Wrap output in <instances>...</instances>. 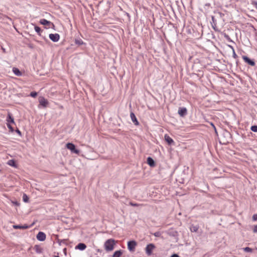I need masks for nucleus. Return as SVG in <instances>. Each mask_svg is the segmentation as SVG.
Here are the masks:
<instances>
[{
  "label": "nucleus",
  "instance_id": "nucleus-1",
  "mask_svg": "<svg viewBox=\"0 0 257 257\" xmlns=\"http://www.w3.org/2000/svg\"><path fill=\"white\" fill-rule=\"evenodd\" d=\"M231 140V134L226 130H223L220 136L219 143L222 145H226L228 144Z\"/></svg>",
  "mask_w": 257,
  "mask_h": 257
},
{
  "label": "nucleus",
  "instance_id": "nucleus-2",
  "mask_svg": "<svg viewBox=\"0 0 257 257\" xmlns=\"http://www.w3.org/2000/svg\"><path fill=\"white\" fill-rule=\"evenodd\" d=\"M115 241L114 239L110 238L106 240L104 244V246L106 251H112L114 249Z\"/></svg>",
  "mask_w": 257,
  "mask_h": 257
},
{
  "label": "nucleus",
  "instance_id": "nucleus-3",
  "mask_svg": "<svg viewBox=\"0 0 257 257\" xmlns=\"http://www.w3.org/2000/svg\"><path fill=\"white\" fill-rule=\"evenodd\" d=\"M40 23L44 26H45L47 29H55V25H54V24L51 22L45 19H41L40 20Z\"/></svg>",
  "mask_w": 257,
  "mask_h": 257
},
{
  "label": "nucleus",
  "instance_id": "nucleus-4",
  "mask_svg": "<svg viewBox=\"0 0 257 257\" xmlns=\"http://www.w3.org/2000/svg\"><path fill=\"white\" fill-rule=\"evenodd\" d=\"M137 245V242L135 240H130L127 242V248L131 252H134Z\"/></svg>",
  "mask_w": 257,
  "mask_h": 257
},
{
  "label": "nucleus",
  "instance_id": "nucleus-5",
  "mask_svg": "<svg viewBox=\"0 0 257 257\" xmlns=\"http://www.w3.org/2000/svg\"><path fill=\"white\" fill-rule=\"evenodd\" d=\"M66 147L68 149L70 150L72 153L76 154H79V150H77L75 148V146L71 143H68L66 144Z\"/></svg>",
  "mask_w": 257,
  "mask_h": 257
},
{
  "label": "nucleus",
  "instance_id": "nucleus-6",
  "mask_svg": "<svg viewBox=\"0 0 257 257\" xmlns=\"http://www.w3.org/2000/svg\"><path fill=\"white\" fill-rule=\"evenodd\" d=\"M155 248V246L153 243L148 244L146 247V252L148 255L152 254L153 250Z\"/></svg>",
  "mask_w": 257,
  "mask_h": 257
},
{
  "label": "nucleus",
  "instance_id": "nucleus-7",
  "mask_svg": "<svg viewBox=\"0 0 257 257\" xmlns=\"http://www.w3.org/2000/svg\"><path fill=\"white\" fill-rule=\"evenodd\" d=\"M49 38L54 42H57L60 39V35L57 34H49Z\"/></svg>",
  "mask_w": 257,
  "mask_h": 257
},
{
  "label": "nucleus",
  "instance_id": "nucleus-8",
  "mask_svg": "<svg viewBox=\"0 0 257 257\" xmlns=\"http://www.w3.org/2000/svg\"><path fill=\"white\" fill-rule=\"evenodd\" d=\"M242 59L244 62L248 65L253 66L255 65V62L253 60L250 59L249 58L246 56H242Z\"/></svg>",
  "mask_w": 257,
  "mask_h": 257
},
{
  "label": "nucleus",
  "instance_id": "nucleus-9",
  "mask_svg": "<svg viewBox=\"0 0 257 257\" xmlns=\"http://www.w3.org/2000/svg\"><path fill=\"white\" fill-rule=\"evenodd\" d=\"M211 20L212 22H211V24L212 26V28L214 29V30L216 32H218L219 30L218 28H217V22L216 20L215 19V16H212L211 17Z\"/></svg>",
  "mask_w": 257,
  "mask_h": 257
},
{
  "label": "nucleus",
  "instance_id": "nucleus-10",
  "mask_svg": "<svg viewBox=\"0 0 257 257\" xmlns=\"http://www.w3.org/2000/svg\"><path fill=\"white\" fill-rule=\"evenodd\" d=\"M178 112L180 116L183 117L187 114V110L186 107H179Z\"/></svg>",
  "mask_w": 257,
  "mask_h": 257
},
{
  "label": "nucleus",
  "instance_id": "nucleus-11",
  "mask_svg": "<svg viewBox=\"0 0 257 257\" xmlns=\"http://www.w3.org/2000/svg\"><path fill=\"white\" fill-rule=\"evenodd\" d=\"M36 237L38 240L43 241L46 239V234L44 232L40 231L37 234Z\"/></svg>",
  "mask_w": 257,
  "mask_h": 257
},
{
  "label": "nucleus",
  "instance_id": "nucleus-12",
  "mask_svg": "<svg viewBox=\"0 0 257 257\" xmlns=\"http://www.w3.org/2000/svg\"><path fill=\"white\" fill-rule=\"evenodd\" d=\"M165 140L167 142L169 145H174V142L173 139L168 135L166 134L164 136Z\"/></svg>",
  "mask_w": 257,
  "mask_h": 257
},
{
  "label": "nucleus",
  "instance_id": "nucleus-13",
  "mask_svg": "<svg viewBox=\"0 0 257 257\" xmlns=\"http://www.w3.org/2000/svg\"><path fill=\"white\" fill-rule=\"evenodd\" d=\"M39 102L40 104L44 107H47L48 104V101L44 97H42L40 99Z\"/></svg>",
  "mask_w": 257,
  "mask_h": 257
},
{
  "label": "nucleus",
  "instance_id": "nucleus-14",
  "mask_svg": "<svg viewBox=\"0 0 257 257\" xmlns=\"http://www.w3.org/2000/svg\"><path fill=\"white\" fill-rule=\"evenodd\" d=\"M130 116H131L132 120L134 123V124L137 125H139V121H138V120L135 116V114L133 112H132L131 113Z\"/></svg>",
  "mask_w": 257,
  "mask_h": 257
},
{
  "label": "nucleus",
  "instance_id": "nucleus-15",
  "mask_svg": "<svg viewBox=\"0 0 257 257\" xmlns=\"http://www.w3.org/2000/svg\"><path fill=\"white\" fill-rule=\"evenodd\" d=\"M147 163L151 167H154L155 166L154 160L150 157L147 158Z\"/></svg>",
  "mask_w": 257,
  "mask_h": 257
},
{
  "label": "nucleus",
  "instance_id": "nucleus-16",
  "mask_svg": "<svg viewBox=\"0 0 257 257\" xmlns=\"http://www.w3.org/2000/svg\"><path fill=\"white\" fill-rule=\"evenodd\" d=\"M29 227V226L26 224H25L24 225H13V228L15 229H27Z\"/></svg>",
  "mask_w": 257,
  "mask_h": 257
},
{
  "label": "nucleus",
  "instance_id": "nucleus-17",
  "mask_svg": "<svg viewBox=\"0 0 257 257\" xmlns=\"http://www.w3.org/2000/svg\"><path fill=\"white\" fill-rule=\"evenodd\" d=\"M86 248V245L84 243H79L76 246V248L80 249L81 250H84Z\"/></svg>",
  "mask_w": 257,
  "mask_h": 257
},
{
  "label": "nucleus",
  "instance_id": "nucleus-18",
  "mask_svg": "<svg viewBox=\"0 0 257 257\" xmlns=\"http://www.w3.org/2000/svg\"><path fill=\"white\" fill-rule=\"evenodd\" d=\"M168 234L170 236H176L178 235V232L176 230H174L173 229H170L168 231Z\"/></svg>",
  "mask_w": 257,
  "mask_h": 257
},
{
  "label": "nucleus",
  "instance_id": "nucleus-19",
  "mask_svg": "<svg viewBox=\"0 0 257 257\" xmlns=\"http://www.w3.org/2000/svg\"><path fill=\"white\" fill-rule=\"evenodd\" d=\"M13 72L16 75L18 76H21L22 75V73L17 68L14 67L13 69Z\"/></svg>",
  "mask_w": 257,
  "mask_h": 257
},
{
  "label": "nucleus",
  "instance_id": "nucleus-20",
  "mask_svg": "<svg viewBox=\"0 0 257 257\" xmlns=\"http://www.w3.org/2000/svg\"><path fill=\"white\" fill-rule=\"evenodd\" d=\"M7 120L8 121V123H15L14 118L12 116V115L10 114H9L7 118Z\"/></svg>",
  "mask_w": 257,
  "mask_h": 257
},
{
  "label": "nucleus",
  "instance_id": "nucleus-21",
  "mask_svg": "<svg viewBox=\"0 0 257 257\" xmlns=\"http://www.w3.org/2000/svg\"><path fill=\"white\" fill-rule=\"evenodd\" d=\"M122 254V251L121 250H118L115 251L113 254L112 255V257H120Z\"/></svg>",
  "mask_w": 257,
  "mask_h": 257
},
{
  "label": "nucleus",
  "instance_id": "nucleus-22",
  "mask_svg": "<svg viewBox=\"0 0 257 257\" xmlns=\"http://www.w3.org/2000/svg\"><path fill=\"white\" fill-rule=\"evenodd\" d=\"M8 164L11 166L16 167V163L15 160H10L8 161Z\"/></svg>",
  "mask_w": 257,
  "mask_h": 257
},
{
  "label": "nucleus",
  "instance_id": "nucleus-23",
  "mask_svg": "<svg viewBox=\"0 0 257 257\" xmlns=\"http://www.w3.org/2000/svg\"><path fill=\"white\" fill-rule=\"evenodd\" d=\"M198 228H199V227L197 225H192L190 227V230L192 232H197L198 230Z\"/></svg>",
  "mask_w": 257,
  "mask_h": 257
},
{
  "label": "nucleus",
  "instance_id": "nucleus-24",
  "mask_svg": "<svg viewBox=\"0 0 257 257\" xmlns=\"http://www.w3.org/2000/svg\"><path fill=\"white\" fill-rule=\"evenodd\" d=\"M34 248L37 253H40L42 252V248L38 245H35Z\"/></svg>",
  "mask_w": 257,
  "mask_h": 257
},
{
  "label": "nucleus",
  "instance_id": "nucleus-25",
  "mask_svg": "<svg viewBox=\"0 0 257 257\" xmlns=\"http://www.w3.org/2000/svg\"><path fill=\"white\" fill-rule=\"evenodd\" d=\"M211 8V5L210 3H206L204 6V9L206 12H208L210 11Z\"/></svg>",
  "mask_w": 257,
  "mask_h": 257
},
{
  "label": "nucleus",
  "instance_id": "nucleus-26",
  "mask_svg": "<svg viewBox=\"0 0 257 257\" xmlns=\"http://www.w3.org/2000/svg\"><path fill=\"white\" fill-rule=\"evenodd\" d=\"M75 43L78 45H81L84 44V42L81 39H75Z\"/></svg>",
  "mask_w": 257,
  "mask_h": 257
},
{
  "label": "nucleus",
  "instance_id": "nucleus-27",
  "mask_svg": "<svg viewBox=\"0 0 257 257\" xmlns=\"http://www.w3.org/2000/svg\"><path fill=\"white\" fill-rule=\"evenodd\" d=\"M23 200L24 202H28L29 201V197L26 194H24L23 196Z\"/></svg>",
  "mask_w": 257,
  "mask_h": 257
},
{
  "label": "nucleus",
  "instance_id": "nucleus-28",
  "mask_svg": "<svg viewBox=\"0 0 257 257\" xmlns=\"http://www.w3.org/2000/svg\"><path fill=\"white\" fill-rule=\"evenodd\" d=\"M35 30L36 31V32L39 35H40V32H41V28L38 27V26H35Z\"/></svg>",
  "mask_w": 257,
  "mask_h": 257
},
{
  "label": "nucleus",
  "instance_id": "nucleus-29",
  "mask_svg": "<svg viewBox=\"0 0 257 257\" xmlns=\"http://www.w3.org/2000/svg\"><path fill=\"white\" fill-rule=\"evenodd\" d=\"M250 130L251 131L253 132H256L257 133V125H254L251 126Z\"/></svg>",
  "mask_w": 257,
  "mask_h": 257
},
{
  "label": "nucleus",
  "instance_id": "nucleus-30",
  "mask_svg": "<svg viewBox=\"0 0 257 257\" xmlns=\"http://www.w3.org/2000/svg\"><path fill=\"white\" fill-rule=\"evenodd\" d=\"M243 250L246 252H251L252 249L249 247H245L243 248Z\"/></svg>",
  "mask_w": 257,
  "mask_h": 257
},
{
  "label": "nucleus",
  "instance_id": "nucleus-31",
  "mask_svg": "<svg viewBox=\"0 0 257 257\" xmlns=\"http://www.w3.org/2000/svg\"><path fill=\"white\" fill-rule=\"evenodd\" d=\"M30 95L32 97H35L37 96V93L35 91L31 92Z\"/></svg>",
  "mask_w": 257,
  "mask_h": 257
},
{
  "label": "nucleus",
  "instance_id": "nucleus-32",
  "mask_svg": "<svg viewBox=\"0 0 257 257\" xmlns=\"http://www.w3.org/2000/svg\"><path fill=\"white\" fill-rule=\"evenodd\" d=\"M153 234L156 237H160L161 235V233L160 231H157L155 232Z\"/></svg>",
  "mask_w": 257,
  "mask_h": 257
},
{
  "label": "nucleus",
  "instance_id": "nucleus-33",
  "mask_svg": "<svg viewBox=\"0 0 257 257\" xmlns=\"http://www.w3.org/2000/svg\"><path fill=\"white\" fill-rule=\"evenodd\" d=\"M214 13L217 15V17H219L220 18H221L224 16L223 14H222V13L219 12H214Z\"/></svg>",
  "mask_w": 257,
  "mask_h": 257
},
{
  "label": "nucleus",
  "instance_id": "nucleus-34",
  "mask_svg": "<svg viewBox=\"0 0 257 257\" xmlns=\"http://www.w3.org/2000/svg\"><path fill=\"white\" fill-rule=\"evenodd\" d=\"M7 126L8 128L10 129V131L13 132H14V128L10 123H7Z\"/></svg>",
  "mask_w": 257,
  "mask_h": 257
},
{
  "label": "nucleus",
  "instance_id": "nucleus-35",
  "mask_svg": "<svg viewBox=\"0 0 257 257\" xmlns=\"http://www.w3.org/2000/svg\"><path fill=\"white\" fill-rule=\"evenodd\" d=\"M252 220L253 221H256L257 220V214H253L252 216Z\"/></svg>",
  "mask_w": 257,
  "mask_h": 257
},
{
  "label": "nucleus",
  "instance_id": "nucleus-36",
  "mask_svg": "<svg viewBox=\"0 0 257 257\" xmlns=\"http://www.w3.org/2000/svg\"><path fill=\"white\" fill-rule=\"evenodd\" d=\"M251 4L253 5L255 7V9L257 10V2L252 1Z\"/></svg>",
  "mask_w": 257,
  "mask_h": 257
},
{
  "label": "nucleus",
  "instance_id": "nucleus-37",
  "mask_svg": "<svg viewBox=\"0 0 257 257\" xmlns=\"http://www.w3.org/2000/svg\"><path fill=\"white\" fill-rule=\"evenodd\" d=\"M253 232L254 233H257V224L256 225H254L253 228Z\"/></svg>",
  "mask_w": 257,
  "mask_h": 257
},
{
  "label": "nucleus",
  "instance_id": "nucleus-38",
  "mask_svg": "<svg viewBox=\"0 0 257 257\" xmlns=\"http://www.w3.org/2000/svg\"><path fill=\"white\" fill-rule=\"evenodd\" d=\"M233 52V57L234 58L236 59L237 57V55L236 54L235 52V50L232 51Z\"/></svg>",
  "mask_w": 257,
  "mask_h": 257
},
{
  "label": "nucleus",
  "instance_id": "nucleus-39",
  "mask_svg": "<svg viewBox=\"0 0 257 257\" xmlns=\"http://www.w3.org/2000/svg\"><path fill=\"white\" fill-rule=\"evenodd\" d=\"M130 204L131 206H139V204H138L137 203H133V202H130Z\"/></svg>",
  "mask_w": 257,
  "mask_h": 257
},
{
  "label": "nucleus",
  "instance_id": "nucleus-40",
  "mask_svg": "<svg viewBox=\"0 0 257 257\" xmlns=\"http://www.w3.org/2000/svg\"><path fill=\"white\" fill-rule=\"evenodd\" d=\"M224 37L229 41L232 42V41L230 39V37L226 34H225Z\"/></svg>",
  "mask_w": 257,
  "mask_h": 257
},
{
  "label": "nucleus",
  "instance_id": "nucleus-41",
  "mask_svg": "<svg viewBox=\"0 0 257 257\" xmlns=\"http://www.w3.org/2000/svg\"><path fill=\"white\" fill-rule=\"evenodd\" d=\"M211 126H212L213 127V128H214L215 130V133H217V131H216V129L215 128V125H214V124L213 123H211Z\"/></svg>",
  "mask_w": 257,
  "mask_h": 257
},
{
  "label": "nucleus",
  "instance_id": "nucleus-42",
  "mask_svg": "<svg viewBox=\"0 0 257 257\" xmlns=\"http://www.w3.org/2000/svg\"><path fill=\"white\" fill-rule=\"evenodd\" d=\"M16 132L20 136H21V132L19 129H17Z\"/></svg>",
  "mask_w": 257,
  "mask_h": 257
},
{
  "label": "nucleus",
  "instance_id": "nucleus-43",
  "mask_svg": "<svg viewBox=\"0 0 257 257\" xmlns=\"http://www.w3.org/2000/svg\"><path fill=\"white\" fill-rule=\"evenodd\" d=\"M170 257H179L177 254H173Z\"/></svg>",
  "mask_w": 257,
  "mask_h": 257
},
{
  "label": "nucleus",
  "instance_id": "nucleus-44",
  "mask_svg": "<svg viewBox=\"0 0 257 257\" xmlns=\"http://www.w3.org/2000/svg\"><path fill=\"white\" fill-rule=\"evenodd\" d=\"M58 242L60 244H61V243H63V242H65V240H61L60 241V240L58 239Z\"/></svg>",
  "mask_w": 257,
  "mask_h": 257
},
{
  "label": "nucleus",
  "instance_id": "nucleus-45",
  "mask_svg": "<svg viewBox=\"0 0 257 257\" xmlns=\"http://www.w3.org/2000/svg\"><path fill=\"white\" fill-rule=\"evenodd\" d=\"M228 46L232 50V51L234 50L233 47L232 46L229 45Z\"/></svg>",
  "mask_w": 257,
  "mask_h": 257
},
{
  "label": "nucleus",
  "instance_id": "nucleus-46",
  "mask_svg": "<svg viewBox=\"0 0 257 257\" xmlns=\"http://www.w3.org/2000/svg\"><path fill=\"white\" fill-rule=\"evenodd\" d=\"M2 49L4 53H6V49L4 48L3 47H2Z\"/></svg>",
  "mask_w": 257,
  "mask_h": 257
},
{
  "label": "nucleus",
  "instance_id": "nucleus-47",
  "mask_svg": "<svg viewBox=\"0 0 257 257\" xmlns=\"http://www.w3.org/2000/svg\"><path fill=\"white\" fill-rule=\"evenodd\" d=\"M97 251L100 252V250L99 249H97Z\"/></svg>",
  "mask_w": 257,
  "mask_h": 257
},
{
  "label": "nucleus",
  "instance_id": "nucleus-48",
  "mask_svg": "<svg viewBox=\"0 0 257 257\" xmlns=\"http://www.w3.org/2000/svg\"><path fill=\"white\" fill-rule=\"evenodd\" d=\"M54 257H59L58 255H55Z\"/></svg>",
  "mask_w": 257,
  "mask_h": 257
}]
</instances>
